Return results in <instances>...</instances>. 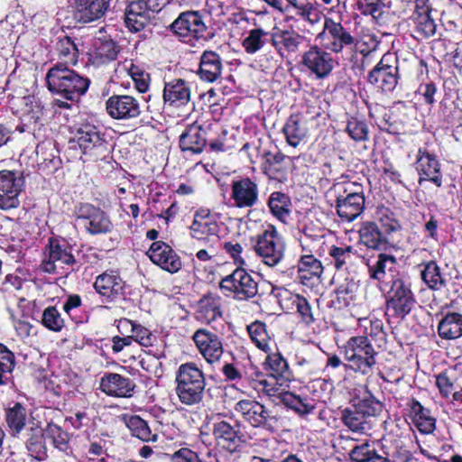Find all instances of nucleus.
Returning <instances> with one entry per match:
<instances>
[{
    "instance_id": "29",
    "label": "nucleus",
    "mask_w": 462,
    "mask_h": 462,
    "mask_svg": "<svg viewBox=\"0 0 462 462\" xmlns=\"http://www.w3.org/2000/svg\"><path fill=\"white\" fill-rule=\"evenodd\" d=\"M360 242L367 248L375 250L386 249L391 245L390 237L384 236L379 225L374 222H365L359 230Z\"/></svg>"
},
{
    "instance_id": "30",
    "label": "nucleus",
    "mask_w": 462,
    "mask_h": 462,
    "mask_svg": "<svg viewBox=\"0 0 462 462\" xmlns=\"http://www.w3.org/2000/svg\"><path fill=\"white\" fill-rule=\"evenodd\" d=\"M124 287L125 283L118 275L106 273L98 275L94 283L97 292L106 297L108 301L123 295Z\"/></svg>"
},
{
    "instance_id": "63",
    "label": "nucleus",
    "mask_w": 462,
    "mask_h": 462,
    "mask_svg": "<svg viewBox=\"0 0 462 462\" xmlns=\"http://www.w3.org/2000/svg\"><path fill=\"white\" fill-rule=\"evenodd\" d=\"M436 384L443 397H449L456 390L453 376L441 373L436 377Z\"/></svg>"
},
{
    "instance_id": "60",
    "label": "nucleus",
    "mask_w": 462,
    "mask_h": 462,
    "mask_svg": "<svg viewBox=\"0 0 462 462\" xmlns=\"http://www.w3.org/2000/svg\"><path fill=\"white\" fill-rule=\"evenodd\" d=\"M346 130L355 141H364L367 138L368 126L365 120L358 117H351L348 120Z\"/></svg>"
},
{
    "instance_id": "25",
    "label": "nucleus",
    "mask_w": 462,
    "mask_h": 462,
    "mask_svg": "<svg viewBox=\"0 0 462 462\" xmlns=\"http://www.w3.org/2000/svg\"><path fill=\"white\" fill-rule=\"evenodd\" d=\"M222 69V59L218 53L213 51H203L198 69V75L203 81H217L221 77Z\"/></svg>"
},
{
    "instance_id": "62",
    "label": "nucleus",
    "mask_w": 462,
    "mask_h": 462,
    "mask_svg": "<svg viewBox=\"0 0 462 462\" xmlns=\"http://www.w3.org/2000/svg\"><path fill=\"white\" fill-rule=\"evenodd\" d=\"M328 254L333 258L335 267L339 270L351 260L352 246L333 245L330 247Z\"/></svg>"
},
{
    "instance_id": "52",
    "label": "nucleus",
    "mask_w": 462,
    "mask_h": 462,
    "mask_svg": "<svg viewBox=\"0 0 462 462\" xmlns=\"http://www.w3.org/2000/svg\"><path fill=\"white\" fill-rule=\"evenodd\" d=\"M281 402L287 407L294 410L295 411L305 414L313 410V406L306 402V399H302L298 395L290 392H282L279 393Z\"/></svg>"
},
{
    "instance_id": "35",
    "label": "nucleus",
    "mask_w": 462,
    "mask_h": 462,
    "mask_svg": "<svg viewBox=\"0 0 462 462\" xmlns=\"http://www.w3.org/2000/svg\"><path fill=\"white\" fill-rule=\"evenodd\" d=\"M308 121L305 117H290L283 126V133L288 143L296 147L307 136Z\"/></svg>"
},
{
    "instance_id": "26",
    "label": "nucleus",
    "mask_w": 462,
    "mask_h": 462,
    "mask_svg": "<svg viewBox=\"0 0 462 462\" xmlns=\"http://www.w3.org/2000/svg\"><path fill=\"white\" fill-rule=\"evenodd\" d=\"M417 170L420 175L419 180L420 184L424 180H430L438 187L441 186L439 164L434 155L420 149L417 158Z\"/></svg>"
},
{
    "instance_id": "38",
    "label": "nucleus",
    "mask_w": 462,
    "mask_h": 462,
    "mask_svg": "<svg viewBox=\"0 0 462 462\" xmlns=\"http://www.w3.org/2000/svg\"><path fill=\"white\" fill-rule=\"evenodd\" d=\"M298 273L300 279L305 283V280L319 278L323 273V266L314 255L306 254L301 256L298 263Z\"/></svg>"
},
{
    "instance_id": "43",
    "label": "nucleus",
    "mask_w": 462,
    "mask_h": 462,
    "mask_svg": "<svg viewBox=\"0 0 462 462\" xmlns=\"http://www.w3.org/2000/svg\"><path fill=\"white\" fill-rule=\"evenodd\" d=\"M349 456L354 462H392L387 457L378 454L368 443L355 447Z\"/></svg>"
},
{
    "instance_id": "61",
    "label": "nucleus",
    "mask_w": 462,
    "mask_h": 462,
    "mask_svg": "<svg viewBox=\"0 0 462 462\" xmlns=\"http://www.w3.org/2000/svg\"><path fill=\"white\" fill-rule=\"evenodd\" d=\"M209 146L215 152H231L236 148L235 135H229L226 130H223L222 134L217 139L210 142Z\"/></svg>"
},
{
    "instance_id": "16",
    "label": "nucleus",
    "mask_w": 462,
    "mask_h": 462,
    "mask_svg": "<svg viewBox=\"0 0 462 462\" xmlns=\"http://www.w3.org/2000/svg\"><path fill=\"white\" fill-rule=\"evenodd\" d=\"M366 265L369 277L381 284H387L393 279L401 277L395 273L397 261L393 255L380 253L376 257L368 259Z\"/></svg>"
},
{
    "instance_id": "33",
    "label": "nucleus",
    "mask_w": 462,
    "mask_h": 462,
    "mask_svg": "<svg viewBox=\"0 0 462 462\" xmlns=\"http://www.w3.org/2000/svg\"><path fill=\"white\" fill-rule=\"evenodd\" d=\"M438 333L441 338L447 340L462 337V314L457 312L446 314L439 323Z\"/></svg>"
},
{
    "instance_id": "4",
    "label": "nucleus",
    "mask_w": 462,
    "mask_h": 462,
    "mask_svg": "<svg viewBox=\"0 0 462 462\" xmlns=\"http://www.w3.org/2000/svg\"><path fill=\"white\" fill-rule=\"evenodd\" d=\"M336 196V208L342 220H355L365 208L363 189L355 182L336 183L331 188Z\"/></svg>"
},
{
    "instance_id": "13",
    "label": "nucleus",
    "mask_w": 462,
    "mask_h": 462,
    "mask_svg": "<svg viewBox=\"0 0 462 462\" xmlns=\"http://www.w3.org/2000/svg\"><path fill=\"white\" fill-rule=\"evenodd\" d=\"M301 63L316 79L328 78L335 67L332 55L325 48L317 45L311 46L303 53Z\"/></svg>"
},
{
    "instance_id": "7",
    "label": "nucleus",
    "mask_w": 462,
    "mask_h": 462,
    "mask_svg": "<svg viewBox=\"0 0 462 462\" xmlns=\"http://www.w3.org/2000/svg\"><path fill=\"white\" fill-rule=\"evenodd\" d=\"M345 359L355 372L369 374L375 365V351L365 337H353L343 347Z\"/></svg>"
},
{
    "instance_id": "59",
    "label": "nucleus",
    "mask_w": 462,
    "mask_h": 462,
    "mask_svg": "<svg viewBox=\"0 0 462 462\" xmlns=\"http://www.w3.org/2000/svg\"><path fill=\"white\" fill-rule=\"evenodd\" d=\"M42 324L52 331H60L64 326V320L55 307H48L42 314Z\"/></svg>"
},
{
    "instance_id": "42",
    "label": "nucleus",
    "mask_w": 462,
    "mask_h": 462,
    "mask_svg": "<svg viewBox=\"0 0 462 462\" xmlns=\"http://www.w3.org/2000/svg\"><path fill=\"white\" fill-rule=\"evenodd\" d=\"M123 69L131 77L135 88L139 92L144 93L148 90L150 86V75L143 67L134 64L132 60H129L123 63Z\"/></svg>"
},
{
    "instance_id": "19",
    "label": "nucleus",
    "mask_w": 462,
    "mask_h": 462,
    "mask_svg": "<svg viewBox=\"0 0 462 462\" xmlns=\"http://www.w3.org/2000/svg\"><path fill=\"white\" fill-rule=\"evenodd\" d=\"M235 411L242 415L253 427H264L269 420H277L272 411L254 400H241L235 405Z\"/></svg>"
},
{
    "instance_id": "37",
    "label": "nucleus",
    "mask_w": 462,
    "mask_h": 462,
    "mask_svg": "<svg viewBox=\"0 0 462 462\" xmlns=\"http://www.w3.org/2000/svg\"><path fill=\"white\" fill-rule=\"evenodd\" d=\"M420 277L432 291H440L447 285V280L442 275L439 266L433 261L424 265L420 272Z\"/></svg>"
},
{
    "instance_id": "31",
    "label": "nucleus",
    "mask_w": 462,
    "mask_h": 462,
    "mask_svg": "<svg viewBox=\"0 0 462 462\" xmlns=\"http://www.w3.org/2000/svg\"><path fill=\"white\" fill-rule=\"evenodd\" d=\"M197 319L211 323L222 316L220 297L211 292L204 295L198 303Z\"/></svg>"
},
{
    "instance_id": "39",
    "label": "nucleus",
    "mask_w": 462,
    "mask_h": 462,
    "mask_svg": "<svg viewBox=\"0 0 462 462\" xmlns=\"http://www.w3.org/2000/svg\"><path fill=\"white\" fill-rule=\"evenodd\" d=\"M271 32L262 28L252 29L243 40L242 46L248 54H254L262 50L270 41Z\"/></svg>"
},
{
    "instance_id": "32",
    "label": "nucleus",
    "mask_w": 462,
    "mask_h": 462,
    "mask_svg": "<svg viewBox=\"0 0 462 462\" xmlns=\"http://www.w3.org/2000/svg\"><path fill=\"white\" fill-rule=\"evenodd\" d=\"M106 110L109 116H138L139 106L131 96H113L106 101Z\"/></svg>"
},
{
    "instance_id": "11",
    "label": "nucleus",
    "mask_w": 462,
    "mask_h": 462,
    "mask_svg": "<svg viewBox=\"0 0 462 462\" xmlns=\"http://www.w3.org/2000/svg\"><path fill=\"white\" fill-rule=\"evenodd\" d=\"M24 187V179L19 172L0 171V209L9 210L20 205L19 195Z\"/></svg>"
},
{
    "instance_id": "1",
    "label": "nucleus",
    "mask_w": 462,
    "mask_h": 462,
    "mask_svg": "<svg viewBox=\"0 0 462 462\" xmlns=\"http://www.w3.org/2000/svg\"><path fill=\"white\" fill-rule=\"evenodd\" d=\"M46 81L51 92L60 94L71 102L55 100V106L64 108L78 106L77 102L79 97L86 93L90 83L88 79L69 69L63 63H57L49 69Z\"/></svg>"
},
{
    "instance_id": "46",
    "label": "nucleus",
    "mask_w": 462,
    "mask_h": 462,
    "mask_svg": "<svg viewBox=\"0 0 462 462\" xmlns=\"http://www.w3.org/2000/svg\"><path fill=\"white\" fill-rule=\"evenodd\" d=\"M70 131L75 134L79 146L83 149L88 148L89 144L95 145L100 141L99 134L93 125H73L70 126Z\"/></svg>"
},
{
    "instance_id": "15",
    "label": "nucleus",
    "mask_w": 462,
    "mask_h": 462,
    "mask_svg": "<svg viewBox=\"0 0 462 462\" xmlns=\"http://www.w3.org/2000/svg\"><path fill=\"white\" fill-rule=\"evenodd\" d=\"M222 414H217L213 422L212 434L217 445L230 451L235 450L241 442V433L238 424L222 419Z\"/></svg>"
},
{
    "instance_id": "51",
    "label": "nucleus",
    "mask_w": 462,
    "mask_h": 462,
    "mask_svg": "<svg viewBox=\"0 0 462 462\" xmlns=\"http://www.w3.org/2000/svg\"><path fill=\"white\" fill-rule=\"evenodd\" d=\"M121 326L129 327L132 332V340L134 339L143 346H150L152 345V333L144 327L135 324L130 319H125L121 320Z\"/></svg>"
},
{
    "instance_id": "12",
    "label": "nucleus",
    "mask_w": 462,
    "mask_h": 462,
    "mask_svg": "<svg viewBox=\"0 0 462 462\" xmlns=\"http://www.w3.org/2000/svg\"><path fill=\"white\" fill-rule=\"evenodd\" d=\"M323 47L335 53L341 52L344 48L351 47L355 38L340 23L332 19H326L322 32L318 35Z\"/></svg>"
},
{
    "instance_id": "21",
    "label": "nucleus",
    "mask_w": 462,
    "mask_h": 462,
    "mask_svg": "<svg viewBox=\"0 0 462 462\" xmlns=\"http://www.w3.org/2000/svg\"><path fill=\"white\" fill-rule=\"evenodd\" d=\"M258 186L250 178L233 181L231 199L236 208H252L258 202Z\"/></svg>"
},
{
    "instance_id": "47",
    "label": "nucleus",
    "mask_w": 462,
    "mask_h": 462,
    "mask_svg": "<svg viewBox=\"0 0 462 462\" xmlns=\"http://www.w3.org/2000/svg\"><path fill=\"white\" fill-rule=\"evenodd\" d=\"M5 420L8 427L15 433H19L26 422V410L19 402L13 407L8 408L5 411Z\"/></svg>"
},
{
    "instance_id": "45",
    "label": "nucleus",
    "mask_w": 462,
    "mask_h": 462,
    "mask_svg": "<svg viewBox=\"0 0 462 462\" xmlns=\"http://www.w3.org/2000/svg\"><path fill=\"white\" fill-rule=\"evenodd\" d=\"M57 52L64 65H75L78 61L79 50L70 37L65 36L57 42Z\"/></svg>"
},
{
    "instance_id": "10",
    "label": "nucleus",
    "mask_w": 462,
    "mask_h": 462,
    "mask_svg": "<svg viewBox=\"0 0 462 462\" xmlns=\"http://www.w3.org/2000/svg\"><path fill=\"white\" fill-rule=\"evenodd\" d=\"M415 304L416 300L410 284L402 277L393 279L388 291L387 309L393 310L395 316L404 318Z\"/></svg>"
},
{
    "instance_id": "36",
    "label": "nucleus",
    "mask_w": 462,
    "mask_h": 462,
    "mask_svg": "<svg viewBox=\"0 0 462 462\" xmlns=\"http://www.w3.org/2000/svg\"><path fill=\"white\" fill-rule=\"evenodd\" d=\"M272 214L280 221L286 223L291 215V201L288 195L280 191L273 192L268 199Z\"/></svg>"
},
{
    "instance_id": "3",
    "label": "nucleus",
    "mask_w": 462,
    "mask_h": 462,
    "mask_svg": "<svg viewBox=\"0 0 462 462\" xmlns=\"http://www.w3.org/2000/svg\"><path fill=\"white\" fill-rule=\"evenodd\" d=\"M176 393L186 405L199 403L203 398L206 380L202 370L193 362L179 366L176 373Z\"/></svg>"
},
{
    "instance_id": "54",
    "label": "nucleus",
    "mask_w": 462,
    "mask_h": 462,
    "mask_svg": "<svg viewBox=\"0 0 462 462\" xmlns=\"http://www.w3.org/2000/svg\"><path fill=\"white\" fill-rule=\"evenodd\" d=\"M265 365L272 372L273 377L287 378V374H289L288 364L280 353L269 354L266 357Z\"/></svg>"
},
{
    "instance_id": "27",
    "label": "nucleus",
    "mask_w": 462,
    "mask_h": 462,
    "mask_svg": "<svg viewBox=\"0 0 462 462\" xmlns=\"http://www.w3.org/2000/svg\"><path fill=\"white\" fill-rule=\"evenodd\" d=\"M304 36L293 30L273 28L270 41L272 45L282 54V51L296 52L303 42Z\"/></svg>"
},
{
    "instance_id": "28",
    "label": "nucleus",
    "mask_w": 462,
    "mask_h": 462,
    "mask_svg": "<svg viewBox=\"0 0 462 462\" xmlns=\"http://www.w3.org/2000/svg\"><path fill=\"white\" fill-rule=\"evenodd\" d=\"M206 143V132L197 124L189 125L180 137V149L194 154L202 152Z\"/></svg>"
},
{
    "instance_id": "49",
    "label": "nucleus",
    "mask_w": 462,
    "mask_h": 462,
    "mask_svg": "<svg viewBox=\"0 0 462 462\" xmlns=\"http://www.w3.org/2000/svg\"><path fill=\"white\" fill-rule=\"evenodd\" d=\"M288 8L292 7L296 10V14L302 19L316 23L319 21V14L313 9L312 4L309 0H286Z\"/></svg>"
},
{
    "instance_id": "2",
    "label": "nucleus",
    "mask_w": 462,
    "mask_h": 462,
    "mask_svg": "<svg viewBox=\"0 0 462 462\" xmlns=\"http://www.w3.org/2000/svg\"><path fill=\"white\" fill-rule=\"evenodd\" d=\"M383 411V404L374 397L359 400L340 412L342 423L352 432L368 434L374 427V420Z\"/></svg>"
},
{
    "instance_id": "23",
    "label": "nucleus",
    "mask_w": 462,
    "mask_h": 462,
    "mask_svg": "<svg viewBox=\"0 0 462 462\" xmlns=\"http://www.w3.org/2000/svg\"><path fill=\"white\" fill-rule=\"evenodd\" d=\"M56 263L72 265L75 263V258L65 244H60L55 239H50L48 259L43 260L42 263L43 271L49 273H55Z\"/></svg>"
},
{
    "instance_id": "24",
    "label": "nucleus",
    "mask_w": 462,
    "mask_h": 462,
    "mask_svg": "<svg viewBox=\"0 0 462 462\" xmlns=\"http://www.w3.org/2000/svg\"><path fill=\"white\" fill-rule=\"evenodd\" d=\"M135 384L131 379L115 373L107 374L100 382V388L104 393L116 397L131 396Z\"/></svg>"
},
{
    "instance_id": "64",
    "label": "nucleus",
    "mask_w": 462,
    "mask_h": 462,
    "mask_svg": "<svg viewBox=\"0 0 462 462\" xmlns=\"http://www.w3.org/2000/svg\"><path fill=\"white\" fill-rule=\"evenodd\" d=\"M14 355L5 346L0 344V371L10 373L14 367Z\"/></svg>"
},
{
    "instance_id": "44",
    "label": "nucleus",
    "mask_w": 462,
    "mask_h": 462,
    "mask_svg": "<svg viewBox=\"0 0 462 462\" xmlns=\"http://www.w3.org/2000/svg\"><path fill=\"white\" fill-rule=\"evenodd\" d=\"M247 331L252 341L259 349L266 353L271 350L269 346L271 336L267 331L265 323L261 321H254L247 326Z\"/></svg>"
},
{
    "instance_id": "18",
    "label": "nucleus",
    "mask_w": 462,
    "mask_h": 462,
    "mask_svg": "<svg viewBox=\"0 0 462 462\" xmlns=\"http://www.w3.org/2000/svg\"><path fill=\"white\" fill-rule=\"evenodd\" d=\"M147 255L153 263L171 273L180 271L182 265L180 256L169 245L162 241L153 242Z\"/></svg>"
},
{
    "instance_id": "14",
    "label": "nucleus",
    "mask_w": 462,
    "mask_h": 462,
    "mask_svg": "<svg viewBox=\"0 0 462 462\" xmlns=\"http://www.w3.org/2000/svg\"><path fill=\"white\" fill-rule=\"evenodd\" d=\"M391 54H385L376 66L368 73L367 80L383 92L393 91L398 82V67L390 64Z\"/></svg>"
},
{
    "instance_id": "57",
    "label": "nucleus",
    "mask_w": 462,
    "mask_h": 462,
    "mask_svg": "<svg viewBox=\"0 0 462 462\" xmlns=\"http://www.w3.org/2000/svg\"><path fill=\"white\" fill-rule=\"evenodd\" d=\"M119 52L118 46L112 40L99 42L96 45V55L100 58L102 62L116 60Z\"/></svg>"
},
{
    "instance_id": "17",
    "label": "nucleus",
    "mask_w": 462,
    "mask_h": 462,
    "mask_svg": "<svg viewBox=\"0 0 462 462\" xmlns=\"http://www.w3.org/2000/svg\"><path fill=\"white\" fill-rule=\"evenodd\" d=\"M193 340L209 364L218 362L224 353L223 344L220 337L208 329H198L193 335Z\"/></svg>"
},
{
    "instance_id": "34",
    "label": "nucleus",
    "mask_w": 462,
    "mask_h": 462,
    "mask_svg": "<svg viewBox=\"0 0 462 462\" xmlns=\"http://www.w3.org/2000/svg\"><path fill=\"white\" fill-rule=\"evenodd\" d=\"M189 89L185 80L178 79L171 82L165 83L163 99L170 105L180 106L189 99Z\"/></svg>"
},
{
    "instance_id": "40",
    "label": "nucleus",
    "mask_w": 462,
    "mask_h": 462,
    "mask_svg": "<svg viewBox=\"0 0 462 462\" xmlns=\"http://www.w3.org/2000/svg\"><path fill=\"white\" fill-rule=\"evenodd\" d=\"M413 421L418 430L423 434H430L435 430V419L430 415V411L425 409L418 401H413L411 405Z\"/></svg>"
},
{
    "instance_id": "58",
    "label": "nucleus",
    "mask_w": 462,
    "mask_h": 462,
    "mask_svg": "<svg viewBox=\"0 0 462 462\" xmlns=\"http://www.w3.org/2000/svg\"><path fill=\"white\" fill-rule=\"evenodd\" d=\"M379 225L383 234L388 237H390L393 233H395L401 229L399 221L388 209H384L380 212Z\"/></svg>"
},
{
    "instance_id": "6",
    "label": "nucleus",
    "mask_w": 462,
    "mask_h": 462,
    "mask_svg": "<svg viewBox=\"0 0 462 462\" xmlns=\"http://www.w3.org/2000/svg\"><path fill=\"white\" fill-rule=\"evenodd\" d=\"M253 248L262 262L270 267L278 265L284 258L285 243L273 225H268L255 236Z\"/></svg>"
},
{
    "instance_id": "5",
    "label": "nucleus",
    "mask_w": 462,
    "mask_h": 462,
    "mask_svg": "<svg viewBox=\"0 0 462 462\" xmlns=\"http://www.w3.org/2000/svg\"><path fill=\"white\" fill-rule=\"evenodd\" d=\"M170 30L181 42L195 46L197 42H208L213 38L199 12L181 13L170 25Z\"/></svg>"
},
{
    "instance_id": "48",
    "label": "nucleus",
    "mask_w": 462,
    "mask_h": 462,
    "mask_svg": "<svg viewBox=\"0 0 462 462\" xmlns=\"http://www.w3.org/2000/svg\"><path fill=\"white\" fill-rule=\"evenodd\" d=\"M133 436L143 441L155 440L156 435L152 434L147 422L139 416H132L126 422Z\"/></svg>"
},
{
    "instance_id": "22",
    "label": "nucleus",
    "mask_w": 462,
    "mask_h": 462,
    "mask_svg": "<svg viewBox=\"0 0 462 462\" xmlns=\"http://www.w3.org/2000/svg\"><path fill=\"white\" fill-rule=\"evenodd\" d=\"M110 6V0H76L75 18L84 23L102 18Z\"/></svg>"
},
{
    "instance_id": "8",
    "label": "nucleus",
    "mask_w": 462,
    "mask_h": 462,
    "mask_svg": "<svg viewBox=\"0 0 462 462\" xmlns=\"http://www.w3.org/2000/svg\"><path fill=\"white\" fill-rule=\"evenodd\" d=\"M219 287L232 293L233 299L238 301L251 300L258 293V282L243 268H236L231 274L225 276Z\"/></svg>"
},
{
    "instance_id": "53",
    "label": "nucleus",
    "mask_w": 462,
    "mask_h": 462,
    "mask_svg": "<svg viewBox=\"0 0 462 462\" xmlns=\"http://www.w3.org/2000/svg\"><path fill=\"white\" fill-rule=\"evenodd\" d=\"M357 6L363 14H369L374 19L381 18L387 9L385 0H358Z\"/></svg>"
},
{
    "instance_id": "50",
    "label": "nucleus",
    "mask_w": 462,
    "mask_h": 462,
    "mask_svg": "<svg viewBox=\"0 0 462 462\" xmlns=\"http://www.w3.org/2000/svg\"><path fill=\"white\" fill-rule=\"evenodd\" d=\"M87 230L92 234L108 233L112 230L113 225L104 211L98 209L96 215L85 224Z\"/></svg>"
},
{
    "instance_id": "41",
    "label": "nucleus",
    "mask_w": 462,
    "mask_h": 462,
    "mask_svg": "<svg viewBox=\"0 0 462 462\" xmlns=\"http://www.w3.org/2000/svg\"><path fill=\"white\" fill-rule=\"evenodd\" d=\"M409 24L417 39H428L436 33L437 24L432 15L409 17Z\"/></svg>"
},
{
    "instance_id": "9",
    "label": "nucleus",
    "mask_w": 462,
    "mask_h": 462,
    "mask_svg": "<svg viewBox=\"0 0 462 462\" xmlns=\"http://www.w3.org/2000/svg\"><path fill=\"white\" fill-rule=\"evenodd\" d=\"M161 9L159 0H132L125 9V26L133 32H141Z\"/></svg>"
},
{
    "instance_id": "55",
    "label": "nucleus",
    "mask_w": 462,
    "mask_h": 462,
    "mask_svg": "<svg viewBox=\"0 0 462 462\" xmlns=\"http://www.w3.org/2000/svg\"><path fill=\"white\" fill-rule=\"evenodd\" d=\"M46 436L51 439L55 446L61 451H65L68 448L69 434L60 426L52 422L48 423L45 429Z\"/></svg>"
},
{
    "instance_id": "20",
    "label": "nucleus",
    "mask_w": 462,
    "mask_h": 462,
    "mask_svg": "<svg viewBox=\"0 0 462 462\" xmlns=\"http://www.w3.org/2000/svg\"><path fill=\"white\" fill-rule=\"evenodd\" d=\"M189 229L190 236L197 240L212 243L219 241L218 224L208 212L204 210L196 212Z\"/></svg>"
},
{
    "instance_id": "56",
    "label": "nucleus",
    "mask_w": 462,
    "mask_h": 462,
    "mask_svg": "<svg viewBox=\"0 0 462 462\" xmlns=\"http://www.w3.org/2000/svg\"><path fill=\"white\" fill-rule=\"evenodd\" d=\"M30 437L26 440V448L31 455L36 458L44 454L43 433L39 429H31Z\"/></svg>"
}]
</instances>
